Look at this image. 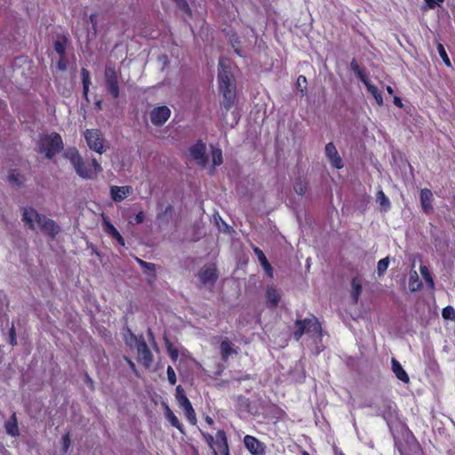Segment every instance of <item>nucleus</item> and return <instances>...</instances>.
Returning <instances> with one entry per match:
<instances>
[{
	"instance_id": "f257e3e1",
	"label": "nucleus",
	"mask_w": 455,
	"mask_h": 455,
	"mask_svg": "<svg viewBox=\"0 0 455 455\" xmlns=\"http://www.w3.org/2000/svg\"><path fill=\"white\" fill-rule=\"evenodd\" d=\"M219 89L223 97V108L228 112L234 105L236 86L228 60L220 57L218 64Z\"/></svg>"
},
{
	"instance_id": "9d476101",
	"label": "nucleus",
	"mask_w": 455,
	"mask_h": 455,
	"mask_svg": "<svg viewBox=\"0 0 455 455\" xmlns=\"http://www.w3.org/2000/svg\"><path fill=\"white\" fill-rule=\"evenodd\" d=\"M131 337L136 340V348L138 352L137 361L141 363L146 369L152 366L154 357L151 350L149 349L147 342L143 337L137 339V337L131 332Z\"/></svg>"
},
{
	"instance_id": "7c9ffc66",
	"label": "nucleus",
	"mask_w": 455,
	"mask_h": 455,
	"mask_svg": "<svg viewBox=\"0 0 455 455\" xmlns=\"http://www.w3.org/2000/svg\"><path fill=\"white\" fill-rule=\"evenodd\" d=\"M351 68L352 70L356 74V76H358V78H360V80L363 83V80L364 81H368L369 79L366 77L365 74H364V71L363 69L358 65V63L356 62V60L354 59L352 60L351 63Z\"/></svg>"
},
{
	"instance_id": "b1692460",
	"label": "nucleus",
	"mask_w": 455,
	"mask_h": 455,
	"mask_svg": "<svg viewBox=\"0 0 455 455\" xmlns=\"http://www.w3.org/2000/svg\"><path fill=\"white\" fill-rule=\"evenodd\" d=\"M164 415L172 427H176L180 433H184L183 425L180 422L177 416L173 413L168 405L165 406Z\"/></svg>"
},
{
	"instance_id": "ddd939ff",
	"label": "nucleus",
	"mask_w": 455,
	"mask_h": 455,
	"mask_svg": "<svg viewBox=\"0 0 455 455\" xmlns=\"http://www.w3.org/2000/svg\"><path fill=\"white\" fill-rule=\"evenodd\" d=\"M171 116V110L167 106L154 108L150 112V120L156 126L163 125Z\"/></svg>"
},
{
	"instance_id": "8fccbe9b",
	"label": "nucleus",
	"mask_w": 455,
	"mask_h": 455,
	"mask_svg": "<svg viewBox=\"0 0 455 455\" xmlns=\"http://www.w3.org/2000/svg\"><path fill=\"white\" fill-rule=\"evenodd\" d=\"M124 360L127 363V364L129 365V367L132 371V372L138 377L139 371L137 370L135 363L128 356H125V355L124 356Z\"/></svg>"
},
{
	"instance_id": "423d86ee",
	"label": "nucleus",
	"mask_w": 455,
	"mask_h": 455,
	"mask_svg": "<svg viewBox=\"0 0 455 455\" xmlns=\"http://www.w3.org/2000/svg\"><path fill=\"white\" fill-rule=\"evenodd\" d=\"M84 135L91 150L101 155L108 148V142L100 130L86 129Z\"/></svg>"
},
{
	"instance_id": "a211bd4d",
	"label": "nucleus",
	"mask_w": 455,
	"mask_h": 455,
	"mask_svg": "<svg viewBox=\"0 0 455 455\" xmlns=\"http://www.w3.org/2000/svg\"><path fill=\"white\" fill-rule=\"evenodd\" d=\"M253 252L255 253V255L257 256L261 267H263L266 275L270 277V278H273L274 276V270H273V267L271 266V264L268 262L266 255L264 254L263 251L257 247V246H254L253 247Z\"/></svg>"
},
{
	"instance_id": "c85d7f7f",
	"label": "nucleus",
	"mask_w": 455,
	"mask_h": 455,
	"mask_svg": "<svg viewBox=\"0 0 455 455\" xmlns=\"http://www.w3.org/2000/svg\"><path fill=\"white\" fill-rule=\"evenodd\" d=\"M229 43L234 49V52L239 57H243V51L241 49V40L237 34L234 33L229 36Z\"/></svg>"
},
{
	"instance_id": "4d7b16f0",
	"label": "nucleus",
	"mask_w": 455,
	"mask_h": 455,
	"mask_svg": "<svg viewBox=\"0 0 455 455\" xmlns=\"http://www.w3.org/2000/svg\"><path fill=\"white\" fill-rule=\"evenodd\" d=\"M204 420H205V422H206L208 425H212V424L214 423V420H213V419H212V417H210V416H206V417L204 418Z\"/></svg>"
},
{
	"instance_id": "473e14b6",
	"label": "nucleus",
	"mask_w": 455,
	"mask_h": 455,
	"mask_svg": "<svg viewBox=\"0 0 455 455\" xmlns=\"http://www.w3.org/2000/svg\"><path fill=\"white\" fill-rule=\"evenodd\" d=\"M307 181L304 180L299 179L295 181L293 188H294V191L296 194H298L299 196H303V195H305V193L307 191Z\"/></svg>"
},
{
	"instance_id": "c03bdc74",
	"label": "nucleus",
	"mask_w": 455,
	"mask_h": 455,
	"mask_svg": "<svg viewBox=\"0 0 455 455\" xmlns=\"http://www.w3.org/2000/svg\"><path fill=\"white\" fill-rule=\"evenodd\" d=\"M166 372H167V378H168L169 383L171 385H175L177 379H176V373H175V371L173 370V368L169 365L167 367Z\"/></svg>"
},
{
	"instance_id": "6e6552de",
	"label": "nucleus",
	"mask_w": 455,
	"mask_h": 455,
	"mask_svg": "<svg viewBox=\"0 0 455 455\" xmlns=\"http://www.w3.org/2000/svg\"><path fill=\"white\" fill-rule=\"evenodd\" d=\"M294 324L296 330L293 332V337L296 340H299L304 333L315 332L321 334L322 331L321 324L315 315L303 320L297 319Z\"/></svg>"
},
{
	"instance_id": "1a4fd4ad",
	"label": "nucleus",
	"mask_w": 455,
	"mask_h": 455,
	"mask_svg": "<svg viewBox=\"0 0 455 455\" xmlns=\"http://www.w3.org/2000/svg\"><path fill=\"white\" fill-rule=\"evenodd\" d=\"M175 398L179 406L183 409L188 421L190 424L195 425L196 423V411L189 399L187 397L184 388L180 385L176 387Z\"/></svg>"
},
{
	"instance_id": "2f4dec72",
	"label": "nucleus",
	"mask_w": 455,
	"mask_h": 455,
	"mask_svg": "<svg viewBox=\"0 0 455 455\" xmlns=\"http://www.w3.org/2000/svg\"><path fill=\"white\" fill-rule=\"evenodd\" d=\"M213 166H220L223 163L222 151L219 148H213L212 150Z\"/></svg>"
},
{
	"instance_id": "0eeeda50",
	"label": "nucleus",
	"mask_w": 455,
	"mask_h": 455,
	"mask_svg": "<svg viewBox=\"0 0 455 455\" xmlns=\"http://www.w3.org/2000/svg\"><path fill=\"white\" fill-rule=\"evenodd\" d=\"M120 71L115 66L107 65L104 70V82L107 92L111 95L114 100L120 96L119 86Z\"/></svg>"
},
{
	"instance_id": "09e8293b",
	"label": "nucleus",
	"mask_w": 455,
	"mask_h": 455,
	"mask_svg": "<svg viewBox=\"0 0 455 455\" xmlns=\"http://www.w3.org/2000/svg\"><path fill=\"white\" fill-rule=\"evenodd\" d=\"M287 416L286 412L280 407L275 406V417L277 419H283Z\"/></svg>"
},
{
	"instance_id": "37998d69",
	"label": "nucleus",
	"mask_w": 455,
	"mask_h": 455,
	"mask_svg": "<svg viewBox=\"0 0 455 455\" xmlns=\"http://www.w3.org/2000/svg\"><path fill=\"white\" fill-rule=\"evenodd\" d=\"M70 443H71V441H70V434L69 432H67L63 436H62V451L63 452H67L70 447Z\"/></svg>"
},
{
	"instance_id": "f3484780",
	"label": "nucleus",
	"mask_w": 455,
	"mask_h": 455,
	"mask_svg": "<svg viewBox=\"0 0 455 455\" xmlns=\"http://www.w3.org/2000/svg\"><path fill=\"white\" fill-rule=\"evenodd\" d=\"M132 192V188L131 186H111L110 187V196L112 200L116 203H121L127 196H130Z\"/></svg>"
},
{
	"instance_id": "72a5a7b5",
	"label": "nucleus",
	"mask_w": 455,
	"mask_h": 455,
	"mask_svg": "<svg viewBox=\"0 0 455 455\" xmlns=\"http://www.w3.org/2000/svg\"><path fill=\"white\" fill-rule=\"evenodd\" d=\"M166 350L172 362H176L179 357V350L173 346L172 342L166 340L165 342Z\"/></svg>"
},
{
	"instance_id": "603ef678",
	"label": "nucleus",
	"mask_w": 455,
	"mask_h": 455,
	"mask_svg": "<svg viewBox=\"0 0 455 455\" xmlns=\"http://www.w3.org/2000/svg\"><path fill=\"white\" fill-rule=\"evenodd\" d=\"M89 20L94 30H96L97 28V14L92 13L89 16Z\"/></svg>"
},
{
	"instance_id": "4468645a",
	"label": "nucleus",
	"mask_w": 455,
	"mask_h": 455,
	"mask_svg": "<svg viewBox=\"0 0 455 455\" xmlns=\"http://www.w3.org/2000/svg\"><path fill=\"white\" fill-rule=\"evenodd\" d=\"M198 277L203 284L213 285L219 278L218 269L214 265L209 267L204 266L200 269Z\"/></svg>"
},
{
	"instance_id": "6ab92c4d",
	"label": "nucleus",
	"mask_w": 455,
	"mask_h": 455,
	"mask_svg": "<svg viewBox=\"0 0 455 455\" xmlns=\"http://www.w3.org/2000/svg\"><path fill=\"white\" fill-rule=\"evenodd\" d=\"M266 297L267 307L271 308L276 307L281 300V294L274 286H267Z\"/></svg>"
},
{
	"instance_id": "a19ab883",
	"label": "nucleus",
	"mask_w": 455,
	"mask_h": 455,
	"mask_svg": "<svg viewBox=\"0 0 455 455\" xmlns=\"http://www.w3.org/2000/svg\"><path fill=\"white\" fill-rule=\"evenodd\" d=\"M306 84H307L306 76H302V75L299 76V77L297 78V86H298V88H299V91H300L302 96L306 95L307 92L306 86H304L302 88V85L303 84L305 85Z\"/></svg>"
},
{
	"instance_id": "de8ad7c7",
	"label": "nucleus",
	"mask_w": 455,
	"mask_h": 455,
	"mask_svg": "<svg viewBox=\"0 0 455 455\" xmlns=\"http://www.w3.org/2000/svg\"><path fill=\"white\" fill-rule=\"evenodd\" d=\"M144 220H145V214H144V212H143V211H140V212H139L135 215V217H134L133 220H130V223H131V224H140V223H142V222L144 221Z\"/></svg>"
},
{
	"instance_id": "bf43d9fd",
	"label": "nucleus",
	"mask_w": 455,
	"mask_h": 455,
	"mask_svg": "<svg viewBox=\"0 0 455 455\" xmlns=\"http://www.w3.org/2000/svg\"><path fill=\"white\" fill-rule=\"evenodd\" d=\"M386 90L388 94H390V95L394 94V89L390 85H387Z\"/></svg>"
},
{
	"instance_id": "4c0bfd02",
	"label": "nucleus",
	"mask_w": 455,
	"mask_h": 455,
	"mask_svg": "<svg viewBox=\"0 0 455 455\" xmlns=\"http://www.w3.org/2000/svg\"><path fill=\"white\" fill-rule=\"evenodd\" d=\"M443 319L454 320L455 319V309L451 306L445 307L442 311Z\"/></svg>"
},
{
	"instance_id": "052dcab7",
	"label": "nucleus",
	"mask_w": 455,
	"mask_h": 455,
	"mask_svg": "<svg viewBox=\"0 0 455 455\" xmlns=\"http://www.w3.org/2000/svg\"><path fill=\"white\" fill-rule=\"evenodd\" d=\"M301 455H310V454H309V452H308V451H302V453H301Z\"/></svg>"
},
{
	"instance_id": "5fc2aeb1",
	"label": "nucleus",
	"mask_w": 455,
	"mask_h": 455,
	"mask_svg": "<svg viewBox=\"0 0 455 455\" xmlns=\"http://www.w3.org/2000/svg\"><path fill=\"white\" fill-rule=\"evenodd\" d=\"M172 211V206L171 204H169V205L165 208V210H164V212L159 213V214L157 215V219H158V220L162 219L163 215H164V214H166V213H168V212H171Z\"/></svg>"
},
{
	"instance_id": "f03ea898",
	"label": "nucleus",
	"mask_w": 455,
	"mask_h": 455,
	"mask_svg": "<svg viewBox=\"0 0 455 455\" xmlns=\"http://www.w3.org/2000/svg\"><path fill=\"white\" fill-rule=\"evenodd\" d=\"M22 221L31 230H35L36 223L41 231L52 239H54L60 230V226L53 220L40 214L32 207L23 208Z\"/></svg>"
},
{
	"instance_id": "13d9d810",
	"label": "nucleus",
	"mask_w": 455,
	"mask_h": 455,
	"mask_svg": "<svg viewBox=\"0 0 455 455\" xmlns=\"http://www.w3.org/2000/svg\"><path fill=\"white\" fill-rule=\"evenodd\" d=\"M58 68L60 70H65L66 69V64L62 60H60L59 63H58Z\"/></svg>"
},
{
	"instance_id": "2eb2a0df",
	"label": "nucleus",
	"mask_w": 455,
	"mask_h": 455,
	"mask_svg": "<svg viewBox=\"0 0 455 455\" xmlns=\"http://www.w3.org/2000/svg\"><path fill=\"white\" fill-rule=\"evenodd\" d=\"M237 354L238 347H235L228 338H225L221 340L220 344V355L222 362L227 363L231 355Z\"/></svg>"
},
{
	"instance_id": "7ed1b4c3",
	"label": "nucleus",
	"mask_w": 455,
	"mask_h": 455,
	"mask_svg": "<svg viewBox=\"0 0 455 455\" xmlns=\"http://www.w3.org/2000/svg\"><path fill=\"white\" fill-rule=\"evenodd\" d=\"M65 156L72 164L77 175L84 180H93L102 172L100 164L95 158L91 162L84 161L76 148L69 149Z\"/></svg>"
},
{
	"instance_id": "c756f323",
	"label": "nucleus",
	"mask_w": 455,
	"mask_h": 455,
	"mask_svg": "<svg viewBox=\"0 0 455 455\" xmlns=\"http://www.w3.org/2000/svg\"><path fill=\"white\" fill-rule=\"evenodd\" d=\"M7 179L10 183L15 184L17 186H20L23 184V178L21 177L20 172L15 169H12L9 172Z\"/></svg>"
},
{
	"instance_id": "49530a36",
	"label": "nucleus",
	"mask_w": 455,
	"mask_h": 455,
	"mask_svg": "<svg viewBox=\"0 0 455 455\" xmlns=\"http://www.w3.org/2000/svg\"><path fill=\"white\" fill-rule=\"evenodd\" d=\"M138 263L145 269L154 271L156 269V266L154 263L144 261L139 258H136Z\"/></svg>"
},
{
	"instance_id": "f704fd0d",
	"label": "nucleus",
	"mask_w": 455,
	"mask_h": 455,
	"mask_svg": "<svg viewBox=\"0 0 455 455\" xmlns=\"http://www.w3.org/2000/svg\"><path fill=\"white\" fill-rule=\"evenodd\" d=\"M437 52L441 57V59L443 60V63L449 68L451 67V63L449 59V56L445 51L444 46L441 43H438V44H437Z\"/></svg>"
},
{
	"instance_id": "6e6d98bb",
	"label": "nucleus",
	"mask_w": 455,
	"mask_h": 455,
	"mask_svg": "<svg viewBox=\"0 0 455 455\" xmlns=\"http://www.w3.org/2000/svg\"><path fill=\"white\" fill-rule=\"evenodd\" d=\"M394 104L398 108H403V106L401 98L397 96H395L394 98Z\"/></svg>"
},
{
	"instance_id": "a18cd8bd",
	"label": "nucleus",
	"mask_w": 455,
	"mask_h": 455,
	"mask_svg": "<svg viewBox=\"0 0 455 455\" xmlns=\"http://www.w3.org/2000/svg\"><path fill=\"white\" fill-rule=\"evenodd\" d=\"M9 344L12 346L17 345L16 331L13 323L9 330Z\"/></svg>"
},
{
	"instance_id": "79ce46f5",
	"label": "nucleus",
	"mask_w": 455,
	"mask_h": 455,
	"mask_svg": "<svg viewBox=\"0 0 455 455\" xmlns=\"http://www.w3.org/2000/svg\"><path fill=\"white\" fill-rule=\"evenodd\" d=\"M54 50L60 57H64L66 52L65 44L60 40H56L54 42Z\"/></svg>"
},
{
	"instance_id": "3c124183",
	"label": "nucleus",
	"mask_w": 455,
	"mask_h": 455,
	"mask_svg": "<svg viewBox=\"0 0 455 455\" xmlns=\"http://www.w3.org/2000/svg\"><path fill=\"white\" fill-rule=\"evenodd\" d=\"M84 382L85 384L88 386V387L91 389V390H93L94 389V383H93V380L92 379V378L89 376V374H85V377H84Z\"/></svg>"
},
{
	"instance_id": "e433bc0d",
	"label": "nucleus",
	"mask_w": 455,
	"mask_h": 455,
	"mask_svg": "<svg viewBox=\"0 0 455 455\" xmlns=\"http://www.w3.org/2000/svg\"><path fill=\"white\" fill-rule=\"evenodd\" d=\"M175 4L178 8L184 12L188 17H192V10L187 0H177Z\"/></svg>"
},
{
	"instance_id": "393cba45",
	"label": "nucleus",
	"mask_w": 455,
	"mask_h": 455,
	"mask_svg": "<svg viewBox=\"0 0 455 455\" xmlns=\"http://www.w3.org/2000/svg\"><path fill=\"white\" fill-rule=\"evenodd\" d=\"M82 83H83V96L86 100H89L88 94L91 85V76L88 69L83 68L81 70Z\"/></svg>"
},
{
	"instance_id": "cd10ccee",
	"label": "nucleus",
	"mask_w": 455,
	"mask_h": 455,
	"mask_svg": "<svg viewBox=\"0 0 455 455\" xmlns=\"http://www.w3.org/2000/svg\"><path fill=\"white\" fill-rule=\"evenodd\" d=\"M376 197H377V201L379 202V205L381 206V210L383 212H387L391 207V204H390L388 197L385 195L383 190H381V189L379 190L377 192Z\"/></svg>"
},
{
	"instance_id": "aec40b11",
	"label": "nucleus",
	"mask_w": 455,
	"mask_h": 455,
	"mask_svg": "<svg viewBox=\"0 0 455 455\" xmlns=\"http://www.w3.org/2000/svg\"><path fill=\"white\" fill-rule=\"evenodd\" d=\"M433 202V194L432 191L428 188H423L420 191V203L422 206V210L426 213H429L433 210L432 206Z\"/></svg>"
},
{
	"instance_id": "bb28decb",
	"label": "nucleus",
	"mask_w": 455,
	"mask_h": 455,
	"mask_svg": "<svg viewBox=\"0 0 455 455\" xmlns=\"http://www.w3.org/2000/svg\"><path fill=\"white\" fill-rule=\"evenodd\" d=\"M5 430L8 435L11 436H18L19 435V427L16 414L13 413L11 419L5 422Z\"/></svg>"
},
{
	"instance_id": "4be33fe9",
	"label": "nucleus",
	"mask_w": 455,
	"mask_h": 455,
	"mask_svg": "<svg viewBox=\"0 0 455 455\" xmlns=\"http://www.w3.org/2000/svg\"><path fill=\"white\" fill-rule=\"evenodd\" d=\"M392 364V371L395 373V377L403 381V383L407 384L410 381V378L407 374V372L404 371L401 363L395 358H392L391 360Z\"/></svg>"
},
{
	"instance_id": "39448f33",
	"label": "nucleus",
	"mask_w": 455,
	"mask_h": 455,
	"mask_svg": "<svg viewBox=\"0 0 455 455\" xmlns=\"http://www.w3.org/2000/svg\"><path fill=\"white\" fill-rule=\"evenodd\" d=\"M201 434L209 447L212 450L213 455H230L227 435L223 429H220L216 433L215 437L204 431H201Z\"/></svg>"
},
{
	"instance_id": "412c9836",
	"label": "nucleus",
	"mask_w": 455,
	"mask_h": 455,
	"mask_svg": "<svg viewBox=\"0 0 455 455\" xmlns=\"http://www.w3.org/2000/svg\"><path fill=\"white\" fill-rule=\"evenodd\" d=\"M103 226H104V230H105L106 233H108L114 239H116V242L120 245H122V246L125 245V242H124V237L122 236V235L119 233V231L116 228V227L109 220H108L107 219H104L103 220Z\"/></svg>"
},
{
	"instance_id": "5701e85b",
	"label": "nucleus",
	"mask_w": 455,
	"mask_h": 455,
	"mask_svg": "<svg viewBox=\"0 0 455 455\" xmlns=\"http://www.w3.org/2000/svg\"><path fill=\"white\" fill-rule=\"evenodd\" d=\"M351 297L354 304H357L359 301V297L363 291L362 283L358 277H353L351 280Z\"/></svg>"
},
{
	"instance_id": "9b49d317",
	"label": "nucleus",
	"mask_w": 455,
	"mask_h": 455,
	"mask_svg": "<svg viewBox=\"0 0 455 455\" xmlns=\"http://www.w3.org/2000/svg\"><path fill=\"white\" fill-rule=\"evenodd\" d=\"M191 157L196 161V163L205 167L208 163V156L206 155V147L202 140L196 141L193 146L188 148Z\"/></svg>"
},
{
	"instance_id": "c9c22d12",
	"label": "nucleus",
	"mask_w": 455,
	"mask_h": 455,
	"mask_svg": "<svg viewBox=\"0 0 455 455\" xmlns=\"http://www.w3.org/2000/svg\"><path fill=\"white\" fill-rule=\"evenodd\" d=\"M389 266V259L386 257L379 260L377 265V272L379 276L383 275Z\"/></svg>"
},
{
	"instance_id": "dca6fc26",
	"label": "nucleus",
	"mask_w": 455,
	"mask_h": 455,
	"mask_svg": "<svg viewBox=\"0 0 455 455\" xmlns=\"http://www.w3.org/2000/svg\"><path fill=\"white\" fill-rule=\"evenodd\" d=\"M325 155L331 164L336 169L343 168V162L339 152L332 142H329L325 146Z\"/></svg>"
},
{
	"instance_id": "ea45409f",
	"label": "nucleus",
	"mask_w": 455,
	"mask_h": 455,
	"mask_svg": "<svg viewBox=\"0 0 455 455\" xmlns=\"http://www.w3.org/2000/svg\"><path fill=\"white\" fill-rule=\"evenodd\" d=\"M409 286H410L411 291H417L418 289L420 288L421 283L418 282L417 272H414L413 274H411Z\"/></svg>"
},
{
	"instance_id": "864d4df0",
	"label": "nucleus",
	"mask_w": 455,
	"mask_h": 455,
	"mask_svg": "<svg viewBox=\"0 0 455 455\" xmlns=\"http://www.w3.org/2000/svg\"><path fill=\"white\" fill-rule=\"evenodd\" d=\"M428 8L434 9L435 5H439L442 2H438L437 0H425Z\"/></svg>"
},
{
	"instance_id": "20e7f679",
	"label": "nucleus",
	"mask_w": 455,
	"mask_h": 455,
	"mask_svg": "<svg viewBox=\"0 0 455 455\" xmlns=\"http://www.w3.org/2000/svg\"><path fill=\"white\" fill-rule=\"evenodd\" d=\"M39 152L44 153L46 158L52 159L55 155L61 152L64 144L61 136L53 132L40 138L38 141Z\"/></svg>"
},
{
	"instance_id": "58836bf2",
	"label": "nucleus",
	"mask_w": 455,
	"mask_h": 455,
	"mask_svg": "<svg viewBox=\"0 0 455 455\" xmlns=\"http://www.w3.org/2000/svg\"><path fill=\"white\" fill-rule=\"evenodd\" d=\"M420 273L429 286L434 287L435 283L429 273L428 268L426 266L420 267Z\"/></svg>"
},
{
	"instance_id": "a878e982",
	"label": "nucleus",
	"mask_w": 455,
	"mask_h": 455,
	"mask_svg": "<svg viewBox=\"0 0 455 455\" xmlns=\"http://www.w3.org/2000/svg\"><path fill=\"white\" fill-rule=\"evenodd\" d=\"M363 84H365L367 91L373 96L377 104L379 106H382L383 105V97L381 95V92L379 91L378 87L376 85L372 84L369 80L368 81L363 80Z\"/></svg>"
},
{
	"instance_id": "f8f14e48",
	"label": "nucleus",
	"mask_w": 455,
	"mask_h": 455,
	"mask_svg": "<svg viewBox=\"0 0 455 455\" xmlns=\"http://www.w3.org/2000/svg\"><path fill=\"white\" fill-rule=\"evenodd\" d=\"M245 448L251 455H265L266 445L253 435H246L243 437Z\"/></svg>"
},
{
	"instance_id": "680f3d73",
	"label": "nucleus",
	"mask_w": 455,
	"mask_h": 455,
	"mask_svg": "<svg viewBox=\"0 0 455 455\" xmlns=\"http://www.w3.org/2000/svg\"><path fill=\"white\" fill-rule=\"evenodd\" d=\"M438 2H443V0H437Z\"/></svg>"
}]
</instances>
